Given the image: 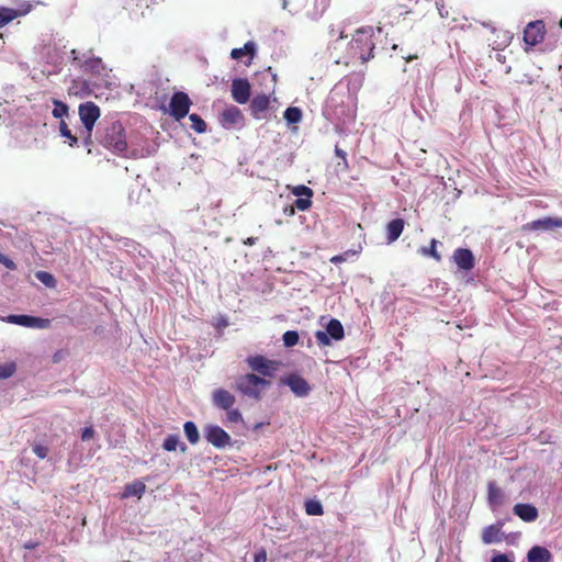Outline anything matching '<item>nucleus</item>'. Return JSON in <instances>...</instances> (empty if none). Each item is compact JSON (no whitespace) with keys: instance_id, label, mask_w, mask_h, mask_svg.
<instances>
[{"instance_id":"nucleus-1","label":"nucleus","mask_w":562,"mask_h":562,"mask_svg":"<svg viewBox=\"0 0 562 562\" xmlns=\"http://www.w3.org/2000/svg\"><path fill=\"white\" fill-rule=\"evenodd\" d=\"M101 144L116 155L128 156L125 130L119 121L112 122L105 127Z\"/></svg>"},{"instance_id":"nucleus-2","label":"nucleus","mask_w":562,"mask_h":562,"mask_svg":"<svg viewBox=\"0 0 562 562\" xmlns=\"http://www.w3.org/2000/svg\"><path fill=\"white\" fill-rule=\"evenodd\" d=\"M269 385L268 380L252 373L240 375L235 381V389L244 396L254 400H259L262 390Z\"/></svg>"},{"instance_id":"nucleus-3","label":"nucleus","mask_w":562,"mask_h":562,"mask_svg":"<svg viewBox=\"0 0 562 562\" xmlns=\"http://www.w3.org/2000/svg\"><path fill=\"white\" fill-rule=\"evenodd\" d=\"M373 30L371 27L359 29L352 37L350 50L358 56L362 63L368 61L372 57L374 43L372 41Z\"/></svg>"},{"instance_id":"nucleus-4","label":"nucleus","mask_w":562,"mask_h":562,"mask_svg":"<svg viewBox=\"0 0 562 562\" xmlns=\"http://www.w3.org/2000/svg\"><path fill=\"white\" fill-rule=\"evenodd\" d=\"M79 119L87 132L85 144L88 145L91 137V132L95 122L100 117V108L92 101L81 103L78 109Z\"/></svg>"},{"instance_id":"nucleus-5","label":"nucleus","mask_w":562,"mask_h":562,"mask_svg":"<svg viewBox=\"0 0 562 562\" xmlns=\"http://www.w3.org/2000/svg\"><path fill=\"white\" fill-rule=\"evenodd\" d=\"M345 330L340 321L330 318L327 323L325 330H317L315 333L316 342L318 346H330L331 340L339 341L344 339Z\"/></svg>"},{"instance_id":"nucleus-6","label":"nucleus","mask_w":562,"mask_h":562,"mask_svg":"<svg viewBox=\"0 0 562 562\" xmlns=\"http://www.w3.org/2000/svg\"><path fill=\"white\" fill-rule=\"evenodd\" d=\"M33 5L25 0H15L13 7L0 5V27L5 26L14 19L31 12Z\"/></svg>"},{"instance_id":"nucleus-7","label":"nucleus","mask_w":562,"mask_h":562,"mask_svg":"<svg viewBox=\"0 0 562 562\" xmlns=\"http://www.w3.org/2000/svg\"><path fill=\"white\" fill-rule=\"evenodd\" d=\"M191 104L192 102L187 93H173L169 102L170 115L180 121L189 114Z\"/></svg>"},{"instance_id":"nucleus-8","label":"nucleus","mask_w":562,"mask_h":562,"mask_svg":"<svg viewBox=\"0 0 562 562\" xmlns=\"http://www.w3.org/2000/svg\"><path fill=\"white\" fill-rule=\"evenodd\" d=\"M204 437L209 443L217 449H224L231 445V436L217 425H206L204 428Z\"/></svg>"},{"instance_id":"nucleus-9","label":"nucleus","mask_w":562,"mask_h":562,"mask_svg":"<svg viewBox=\"0 0 562 562\" xmlns=\"http://www.w3.org/2000/svg\"><path fill=\"white\" fill-rule=\"evenodd\" d=\"M546 35V26L542 20L529 22L524 30V43L533 47L541 43Z\"/></svg>"},{"instance_id":"nucleus-10","label":"nucleus","mask_w":562,"mask_h":562,"mask_svg":"<svg viewBox=\"0 0 562 562\" xmlns=\"http://www.w3.org/2000/svg\"><path fill=\"white\" fill-rule=\"evenodd\" d=\"M5 323L15 324L27 328H46L49 326L50 321L30 315H8L1 318Z\"/></svg>"},{"instance_id":"nucleus-11","label":"nucleus","mask_w":562,"mask_h":562,"mask_svg":"<svg viewBox=\"0 0 562 562\" xmlns=\"http://www.w3.org/2000/svg\"><path fill=\"white\" fill-rule=\"evenodd\" d=\"M248 367L263 376H272L277 370V363L263 356H249L246 359Z\"/></svg>"},{"instance_id":"nucleus-12","label":"nucleus","mask_w":562,"mask_h":562,"mask_svg":"<svg viewBox=\"0 0 562 562\" xmlns=\"http://www.w3.org/2000/svg\"><path fill=\"white\" fill-rule=\"evenodd\" d=\"M220 123L224 128L227 130L243 126L244 115L237 106L231 105L221 113Z\"/></svg>"},{"instance_id":"nucleus-13","label":"nucleus","mask_w":562,"mask_h":562,"mask_svg":"<svg viewBox=\"0 0 562 562\" xmlns=\"http://www.w3.org/2000/svg\"><path fill=\"white\" fill-rule=\"evenodd\" d=\"M452 261L462 271H470L475 266L474 255L468 248H457L453 251Z\"/></svg>"},{"instance_id":"nucleus-14","label":"nucleus","mask_w":562,"mask_h":562,"mask_svg":"<svg viewBox=\"0 0 562 562\" xmlns=\"http://www.w3.org/2000/svg\"><path fill=\"white\" fill-rule=\"evenodd\" d=\"M232 97L239 103L245 104L250 97V83L247 79L238 78L232 82Z\"/></svg>"},{"instance_id":"nucleus-15","label":"nucleus","mask_w":562,"mask_h":562,"mask_svg":"<svg viewBox=\"0 0 562 562\" xmlns=\"http://www.w3.org/2000/svg\"><path fill=\"white\" fill-rule=\"evenodd\" d=\"M213 405L217 408L228 411L236 402L235 396L225 389H216L212 395Z\"/></svg>"},{"instance_id":"nucleus-16","label":"nucleus","mask_w":562,"mask_h":562,"mask_svg":"<svg viewBox=\"0 0 562 562\" xmlns=\"http://www.w3.org/2000/svg\"><path fill=\"white\" fill-rule=\"evenodd\" d=\"M286 384L291 389V391L299 397L307 396L311 391V386L307 383V381L300 375H290L286 379Z\"/></svg>"},{"instance_id":"nucleus-17","label":"nucleus","mask_w":562,"mask_h":562,"mask_svg":"<svg viewBox=\"0 0 562 562\" xmlns=\"http://www.w3.org/2000/svg\"><path fill=\"white\" fill-rule=\"evenodd\" d=\"M504 538L505 536L499 524L490 525L483 529L482 541L485 544L499 543Z\"/></svg>"},{"instance_id":"nucleus-18","label":"nucleus","mask_w":562,"mask_h":562,"mask_svg":"<svg viewBox=\"0 0 562 562\" xmlns=\"http://www.w3.org/2000/svg\"><path fill=\"white\" fill-rule=\"evenodd\" d=\"M552 553L542 546H533L527 553L528 562H552Z\"/></svg>"},{"instance_id":"nucleus-19","label":"nucleus","mask_w":562,"mask_h":562,"mask_svg":"<svg viewBox=\"0 0 562 562\" xmlns=\"http://www.w3.org/2000/svg\"><path fill=\"white\" fill-rule=\"evenodd\" d=\"M270 104V98L267 94L256 95L250 103V111L255 119H262V113L267 111Z\"/></svg>"},{"instance_id":"nucleus-20","label":"nucleus","mask_w":562,"mask_h":562,"mask_svg":"<svg viewBox=\"0 0 562 562\" xmlns=\"http://www.w3.org/2000/svg\"><path fill=\"white\" fill-rule=\"evenodd\" d=\"M529 227L533 231H551L554 228H562V218H539L529 223Z\"/></svg>"},{"instance_id":"nucleus-21","label":"nucleus","mask_w":562,"mask_h":562,"mask_svg":"<svg viewBox=\"0 0 562 562\" xmlns=\"http://www.w3.org/2000/svg\"><path fill=\"white\" fill-rule=\"evenodd\" d=\"M514 513L527 522L535 521L538 518V509L531 504H516Z\"/></svg>"},{"instance_id":"nucleus-22","label":"nucleus","mask_w":562,"mask_h":562,"mask_svg":"<svg viewBox=\"0 0 562 562\" xmlns=\"http://www.w3.org/2000/svg\"><path fill=\"white\" fill-rule=\"evenodd\" d=\"M488 504L493 510H496L503 505L504 494L502 490L494 483H488Z\"/></svg>"},{"instance_id":"nucleus-23","label":"nucleus","mask_w":562,"mask_h":562,"mask_svg":"<svg viewBox=\"0 0 562 562\" xmlns=\"http://www.w3.org/2000/svg\"><path fill=\"white\" fill-rule=\"evenodd\" d=\"M403 229H404V221L403 220H401V218L392 220L386 226L389 243L395 241L401 236Z\"/></svg>"},{"instance_id":"nucleus-24","label":"nucleus","mask_w":562,"mask_h":562,"mask_svg":"<svg viewBox=\"0 0 562 562\" xmlns=\"http://www.w3.org/2000/svg\"><path fill=\"white\" fill-rule=\"evenodd\" d=\"M257 49V45L255 42L249 41L245 43V45L240 48H234L231 52V57L233 59H239L241 56L248 55L250 59L255 56Z\"/></svg>"},{"instance_id":"nucleus-25","label":"nucleus","mask_w":562,"mask_h":562,"mask_svg":"<svg viewBox=\"0 0 562 562\" xmlns=\"http://www.w3.org/2000/svg\"><path fill=\"white\" fill-rule=\"evenodd\" d=\"M145 490L146 485L143 482L134 481L133 483L127 484L125 486L122 497L127 498L132 496H137L138 498H140Z\"/></svg>"},{"instance_id":"nucleus-26","label":"nucleus","mask_w":562,"mask_h":562,"mask_svg":"<svg viewBox=\"0 0 562 562\" xmlns=\"http://www.w3.org/2000/svg\"><path fill=\"white\" fill-rule=\"evenodd\" d=\"M183 431H184V435H186L188 441L191 445H195L199 442L200 434H199L196 425L193 422H191V420L186 422L183 425Z\"/></svg>"},{"instance_id":"nucleus-27","label":"nucleus","mask_w":562,"mask_h":562,"mask_svg":"<svg viewBox=\"0 0 562 562\" xmlns=\"http://www.w3.org/2000/svg\"><path fill=\"white\" fill-rule=\"evenodd\" d=\"M283 117L288 124H296L302 120V111L296 106H290L284 111Z\"/></svg>"},{"instance_id":"nucleus-28","label":"nucleus","mask_w":562,"mask_h":562,"mask_svg":"<svg viewBox=\"0 0 562 562\" xmlns=\"http://www.w3.org/2000/svg\"><path fill=\"white\" fill-rule=\"evenodd\" d=\"M59 133L61 137L67 139L69 146L72 147L77 145L78 138L75 135H72L67 123L64 120H61L59 123Z\"/></svg>"},{"instance_id":"nucleus-29","label":"nucleus","mask_w":562,"mask_h":562,"mask_svg":"<svg viewBox=\"0 0 562 562\" xmlns=\"http://www.w3.org/2000/svg\"><path fill=\"white\" fill-rule=\"evenodd\" d=\"M83 67L86 70H90L94 74H101V71L103 70L102 60L99 57L88 58L87 60H85Z\"/></svg>"},{"instance_id":"nucleus-30","label":"nucleus","mask_w":562,"mask_h":562,"mask_svg":"<svg viewBox=\"0 0 562 562\" xmlns=\"http://www.w3.org/2000/svg\"><path fill=\"white\" fill-rule=\"evenodd\" d=\"M54 109L52 111V114L55 119H61L68 115V105L59 100L53 101Z\"/></svg>"},{"instance_id":"nucleus-31","label":"nucleus","mask_w":562,"mask_h":562,"mask_svg":"<svg viewBox=\"0 0 562 562\" xmlns=\"http://www.w3.org/2000/svg\"><path fill=\"white\" fill-rule=\"evenodd\" d=\"M189 120L191 121V127L199 134H202L206 131V123L203 121V119L192 113L189 115Z\"/></svg>"},{"instance_id":"nucleus-32","label":"nucleus","mask_w":562,"mask_h":562,"mask_svg":"<svg viewBox=\"0 0 562 562\" xmlns=\"http://www.w3.org/2000/svg\"><path fill=\"white\" fill-rule=\"evenodd\" d=\"M36 279L42 282L47 288H55L56 286V279L55 277L46 271H37L35 274Z\"/></svg>"},{"instance_id":"nucleus-33","label":"nucleus","mask_w":562,"mask_h":562,"mask_svg":"<svg viewBox=\"0 0 562 562\" xmlns=\"http://www.w3.org/2000/svg\"><path fill=\"white\" fill-rule=\"evenodd\" d=\"M305 512L310 516H319L323 514V506L318 501L310 499L305 502Z\"/></svg>"},{"instance_id":"nucleus-34","label":"nucleus","mask_w":562,"mask_h":562,"mask_svg":"<svg viewBox=\"0 0 562 562\" xmlns=\"http://www.w3.org/2000/svg\"><path fill=\"white\" fill-rule=\"evenodd\" d=\"M358 255V251L356 250H347L342 254H339V255H336L334 257L330 258V262L334 263V265H339L341 262H345L349 259H353L356 258Z\"/></svg>"},{"instance_id":"nucleus-35","label":"nucleus","mask_w":562,"mask_h":562,"mask_svg":"<svg viewBox=\"0 0 562 562\" xmlns=\"http://www.w3.org/2000/svg\"><path fill=\"white\" fill-rule=\"evenodd\" d=\"M180 438L176 434L168 435L164 440L162 448L166 451H175L179 446Z\"/></svg>"},{"instance_id":"nucleus-36","label":"nucleus","mask_w":562,"mask_h":562,"mask_svg":"<svg viewBox=\"0 0 562 562\" xmlns=\"http://www.w3.org/2000/svg\"><path fill=\"white\" fill-rule=\"evenodd\" d=\"M16 366L14 362H5L0 364V380L8 379L14 374Z\"/></svg>"},{"instance_id":"nucleus-37","label":"nucleus","mask_w":562,"mask_h":562,"mask_svg":"<svg viewBox=\"0 0 562 562\" xmlns=\"http://www.w3.org/2000/svg\"><path fill=\"white\" fill-rule=\"evenodd\" d=\"M282 340L285 347H293L299 342V334L295 330H288L283 334Z\"/></svg>"},{"instance_id":"nucleus-38","label":"nucleus","mask_w":562,"mask_h":562,"mask_svg":"<svg viewBox=\"0 0 562 562\" xmlns=\"http://www.w3.org/2000/svg\"><path fill=\"white\" fill-rule=\"evenodd\" d=\"M226 412V418L229 423L237 424L243 422V415L238 409L232 407Z\"/></svg>"},{"instance_id":"nucleus-39","label":"nucleus","mask_w":562,"mask_h":562,"mask_svg":"<svg viewBox=\"0 0 562 562\" xmlns=\"http://www.w3.org/2000/svg\"><path fill=\"white\" fill-rule=\"evenodd\" d=\"M293 194L297 198H301V196H307V198H312L313 195V191L311 188L306 187V186H297L293 189Z\"/></svg>"},{"instance_id":"nucleus-40","label":"nucleus","mask_w":562,"mask_h":562,"mask_svg":"<svg viewBox=\"0 0 562 562\" xmlns=\"http://www.w3.org/2000/svg\"><path fill=\"white\" fill-rule=\"evenodd\" d=\"M312 205L311 198L301 196L294 201V206L300 211H306Z\"/></svg>"},{"instance_id":"nucleus-41","label":"nucleus","mask_w":562,"mask_h":562,"mask_svg":"<svg viewBox=\"0 0 562 562\" xmlns=\"http://www.w3.org/2000/svg\"><path fill=\"white\" fill-rule=\"evenodd\" d=\"M436 245H437L436 239H432L431 244H430V247L429 248H424L423 249V254L432 257L437 261H440L441 256L438 254V251L436 249Z\"/></svg>"},{"instance_id":"nucleus-42","label":"nucleus","mask_w":562,"mask_h":562,"mask_svg":"<svg viewBox=\"0 0 562 562\" xmlns=\"http://www.w3.org/2000/svg\"><path fill=\"white\" fill-rule=\"evenodd\" d=\"M33 452L40 458L45 459L48 454V448L42 445H34Z\"/></svg>"},{"instance_id":"nucleus-43","label":"nucleus","mask_w":562,"mask_h":562,"mask_svg":"<svg viewBox=\"0 0 562 562\" xmlns=\"http://www.w3.org/2000/svg\"><path fill=\"white\" fill-rule=\"evenodd\" d=\"M93 435H94V429L91 426L85 427L81 432V440L88 441L93 437Z\"/></svg>"},{"instance_id":"nucleus-44","label":"nucleus","mask_w":562,"mask_h":562,"mask_svg":"<svg viewBox=\"0 0 562 562\" xmlns=\"http://www.w3.org/2000/svg\"><path fill=\"white\" fill-rule=\"evenodd\" d=\"M491 562H514V560L508 554L498 553L491 559Z\"/></svg>"},{"instance_id":"nucleus-45","label":"nucleus","mask_w":562,"mask_h":562,"mask_svg":"<svg viewBox=\"0 0 562 562\" xmlns=\"http://www.w3.org/2000/svg\"><path fill=\"white\" fill-rule=\"evenodd\" d=\"M0 263L4 265L8 269H15V263L2 254H0Z\"/></svg>"},{"instance_id":"nucleus-46","label":"nucleus","mask_w":562,"mask_h":562,"mask_svg":"<svg viewBox=\"0 0 562 562\" xmlns=\"http://www.w3.org/2000/svg\"><path fill=\"white\" fill-rule=\"evenodd\" d=\"M254 562H267V553L263 549L256 552Z\"/></svg>"},{"instance_id":"nucleus-47","label":"nucleus","mask_w":562,"mask_h":562,"mask_svg":"<svg viewBox=\"0 0 562 562\" xmlns=\"http://www.w3.org/2000/svg\"><path fill=\"white\" fill-rule=\"evenodd\" d=\"M436 5L438 8V11H439V14L441 15V18H446L448 15V11H446L443 9V5L440 4L439 2H436Z\"/></svg>"},{"instance_id":"nucleus-48","label":"nucleus","mask_w":562,"mask_h":562,"mask_svg":"<svg viewBox=\"0 0 562 562\" xmlns=\"http://www.w3.org/2000/svg\"><path fill=\"white\" fill-rule=\"evenodd\" d=\"M38 546V542H35V541H27L24 543V548L27 549V550H32V549H35L36 547Z\"/></svg>"},{"instance_id":"nucleus-49","label":"nucleus","mask_w":562,"mask_h":562,"mask_svg":"<svg viewBox=\"0 0 562 562\" xmlns=\"http://www.w3.org/2000/svg\"><path fill=\"white\" fill-rule=\"evenodd\" d=\"M70 54H71V58H72L74 63H78L80 60L79 54H78V52L76 49H71Z\"/></svg>"},{"instance_id":"nucleus-50","label":"nucleus","mask_w":562,"mask_h":562,"mask_svg":"<svg viewBox=\"0 0 562 562\" xmlns=\"http://www.w3.org/2000/svg\"><path fill=\"white\" fill-rule=\"evenodd\" d=\"M510 40H512V35L508 32L504 33L503 44L508 45Z\"/></svg>"},{"instance_id":"nucleus-51","label":"nucleus","mask_w":562,"mask_h":562,"mask_svg":"<svg viewBox=\"0 0 562 562\" xmlns=\"http://www.w3.org/2000/svg\"><path fill=\"white\" fill-rule=\"evenodd\" d=\"M256 241H257L256 237H248L244 243H245V245L252 246L256 244Z\"/></svg>"},{"instance_id":"nucleus-52","label":"nucleus","mask_w":562,"mask_h":562,"mask_svg":"<svg viewBox=\"0 0 562 562\" xmlns=\"http://www.w3.org/2000/svg\"><path fill=\"white\" fill-rule=\"evenodd\" d=\"M281 5L283 10H288L289 7V0H281Z\"/></svg>"},{"instance_id":"nucleus-53","label":"nucleus","mask_w":562,"mask_h":562,"mask_svg":"<svg viewBox=\"0 0 562 562\" xmlns=\"http://www.w3.org/2000/svg\"><path fill=\"white\" fill-rule=\"evenodd\" d=\"M336 155L337 156H340V157H345V153L344 150L339 149V148H336Z\"/></svg>"},{"instance_id":"nucleus-54","label":"nucleus","mask_w":562,"mask_h":562,"mask_svg":"<svg viewBox=\"0 0 562 562\" xmlns=\"http://www.w3.org/2000/svg\"><path fill=\"white\" fill-rule=\"evenodd\" d=\"M483 25H484L485 27H490L492 31H495V27H493V26L491 25V23H484Z\"/></svg>"},{"instance_id":"nucleus-55","label":"nucleus","mask_w":562,"mask_h":562,"mask_svg":"<svg viewBox=\"0 0 562 562\" xmlns=\"http://www.w3.org/2000/svg\"><path fill=\"white\" fill-rule=\"evenodd\" d=\"M221 325H222V326H227V321H226V319H223V321L221 322Z\"/></svg>"},{"instance_id":"nucleus-56","label":"nucleus","mask_w":562,"mask_h":562,"mask_svg":"<svg viewBox=\"0 0 562 562\" xmlns=\"http://www.w3.org/2000/svg\"><path fill=\"white\" fill-rule=\"evenodd\" d=\"M181 450L186 451V446L184 445L181 446Z\"/></svg>"},{"instance_id":"nucleus-57","label":"nucleus","mask_w":562,"mask_h":562,"mask_svg":"<svg viewBox=\"0 0 562 562\" xmlns=\"http://www.w3.org/2000/svg\"><path fill=\"white\" fill-rule=\"evenodd\" d=\"M560 26L562 27V18H561V21H560Z\"/></svg>"}]
</instances>
